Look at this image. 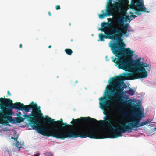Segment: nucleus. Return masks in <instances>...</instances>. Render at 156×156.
I'll return each mask as SVG.
<instances>
[{
	"instance_id": "obj_1",
	"label": "nucleus",
	"mask_w": 156,
	"mask_h": 156,
	"mask_svg": "<svg viewBox=\"0 0 156 156\" xmlns=\"http://www.w3.org/2000/svg\"><path fill=\"white\" fill-rule=\"evenodd\" d=\"M6 108V115H13L12 109L24 110L27 112L32 109L30 114H24L23 117L31 124L33 129L37 130L39 133L63 139L78 137V119H72L73 120L70 123L71 125L68 124L64 123L62 119L54 121L48 117L44 118L40 109V107L33 102L29 105H24L19 102L12 103V101L9 99Z\"/></svg>"
},
{
	"instance_id": "obj_2",
	"label": "nucleus",
	"mask_w": 156,
	"mask_h": 156,
	"mask_svg": "<svg viewBox=\"0 0 156 156\" xmlns=\"http://www.w3.org/2000/svg\"><path fill=\"white\" fill-rule=\"evenodd\" d=\"M114 55L118 58L112 57V61L115 63V65L119 69L131 72L125 73V76L131 77L128 80H133L139 78H144L148 76L147 72H150L151 69L150 65L146 63L141 61L140 59L136 60L133 63L127 59L121 58L124 55L129 57H132L134 52L129 48L126 49L123 48Z\"/></svg>"
},
{
	"instance_id": "obj_3",
	"label": "nucleus",
	"mask_w": 156,
	"mask_h": 156,
	"mask_svg": "<svg viewBox=\"0 0 156 156\" xmlns=\"http://www.w3.org/2000/svg\"><path fill=\"white\" fill-rule=\"evenodd\" d=\"M144 117V114L143 110L140 108H137L133 111V115L129 119V122H126L128 125L121 124L119 128L115 126L110 122L112 120L109 116L104 117V120H101L100 122L102 123H107V126L112 132L109 133L110 138H116L122 136V133H125L131 130L133 128H137L140 127V122L142 119Z\"/></svg>"
},
{
	"instance_id": "obj_4",
	"label": "nucleus",
	"mask_w": 156,
	"mask_h": 156,
	"mask_svg": "<svg viewBox=\"0 0 156 156\" xmlns=\"http://www.w3.org/2000/svg\"><path fill=\"white\" fill-rule=\"evenodd\" d=\"M97 121L95 119L90 117H81L79 118V137L83 138L89 137L92 139H103L109 138V134L105 132H101L94 129L91 125L87 124L84 125L80 129V123L90 122L93 123L94 122H99L101 125H103L105 123Z\"/></svg>"
},
{
	"instance_id": "obj_5",
	"label": "nucleus",
	"mask_w": 156,
	"mask_h": 156,
	"mask_svg": "<svg viewBox=\"0 0 156 156\" xmlns=\"http://www.w3.org/2000/svg\"><path fill=\"white\" fill-rule=\"evenodd\" d=\"M123 76H117L112 77L110 79V82L109 83L111 86H114L118 84L115 88H112L111 86L108 85L107 87V89L109 91H111L113 94L111 95H108V98L110 101H117V103L119 105L122 104L123 105H127L128 106L131 105L130 100L125 101L122 98V93L123 90V88L122 87L121 85L119 84L120 80L123 78Z\"/></svg>"
},
{
	"instance_id": "obj_6",
	"label": "nucleus",
	"mask_w": 156,
	"mask_h": 156,
	"mask_svg": "<svg viewBox=\"0 0 156 156\" xmlns=\"http://www.w3.org/2000/svg\"><path fill=\"white\" fill-rule=\"evenodd\" d=\"M116 33L112 35V39L116 41L115 42L111 41L109 44V47L111 48L112 53L114 54L118 51H120L121 49L125 46V44L123 42V39L122 38V36L124 35L127 37L129 35L127 34L128 32L126 30V28L124 30L120 29L115 28Z\"/></svg>"
},
{
	"instance_id": "obj_7",
	"label": "nucleus",
	"mask_w": 156,
	"mask_h": 156,
	"mask_svg": "<svg viewBox=\"0 0 156 156\" xmlns=\"http://www.w3.org/2000/svg\"><path fill=\"white\" fill-rule=\"evenodd\" d=\"M130 20V19L128 17H124V16H121L118 18L116 22V24L117 27H119L120 29L124 30L125 28H126V30L130 31V29L129 28V24L128 23H124L125 22H127L128 20Z\"/></svg>"
},
{
	"instance_id": "obj_8",
	"label": "nucleus",
	"mask_w": 156,
	"mask_h": 156,
	"mask_svg": "<svg viewBox=\"0 0 156 156\" xmlns=\"http://www.w3.org/2000/svg\"><path fill=\"white\" fill-rule=\"evenodd\" d=\"M112 0H108L106 6L107 8L108 7H110L111 11L115 13L116 12L121 13L122 12V9L121 7L118 3H116L111 4Z\"/></svg>"
},
{
	"instance_id": "obj_9",
	"label": "nucleus",
	"mask_w": 156,
	"mask_h": 156,
	"mask_svg": "<svg viewBox=\"0 0 156 156\" xmlns=\"http://www.w3.org/2000/svg\"><path fill=\"white\" fill-rule=\"evenodd\" d=\"M13 117L11 116L10 115H6L4 118V120L9 123V122H12L13 124L17 123H20L23 122L25 119L22 117H15V119H13ZM9 125V124H8Z\"/></svg>"
},
{
	"instance_id": "obj_10",
	"label": "nucleus",
	"mask_w": 156,
	"mask_h": 156,
	"mask_svg": "<svg viewBox=\"0 0 156 156\" xmlns=\"http://www.w3.org/2000/svg\"><path fill=\"white\" fill-rule=\"evenodd\" d=\"M106 98L105 97H101L100 99V108L103 110L109 108V106L111 104L110 101L108 100H105Z\"/></svg>"
},
{
	"instance_id": "obj_11",
	"label": "nucleus",
	"mask_w": 156,
	"mask_h": 156,
	"mask_svg": "<svg viewBox=\"0 0 156 156\" xmlns=\"http://www.w3.org/2000/svg\"><path fill=\"white\" fill-rule=\"evenodd\" d=\"M105 35H104L102 33L99 34V39L98 41H104V39H112V35H111L110 33L107 32V31H105Z\"/></svg>"
},
{
	"instance_id": "obj_12",
	"label": "nucleus",
	"mask_w": 156,
	"mask_h": 156,
	"mask_svg": "<svg viewBox=\"0 0 156 156\" xmlns=\"http://www.w3.org/2000/svg\"><path fill=\"white\" fill-rule=\"evenodd\" d=\"M110 8V7H108V8H106V13L99 14V18L102 19L108 16H113L115 13L111 11Z\"/></svg>"
},
{
	"instance_id": "obj_13",
	"label": "nucleus",
	"mask_w": 156,
	"mask_h": 156,
	"mask_svg": "<svg viewBox=\"0 0 156 156\" xmlns=\"http://www.w3.org/2000/svg\"><path fill=\"white\" fill-rule=\"evenodd\" d=\"M9 99L1 97L0 98V107L2 110H4L6 108L7 104L9 103Z\"/></svg>"
},
{
	"instance_id": "obj_14",
	"label": "nucleus",
	"mask_w": 156,
	"mask_h": 156,
	"mask_svg": "<svg viewBox=\"0 0 156 156\" xmlns=\"http://www.w3.org/2000/svg\"><path fill=\"white\" fill-rule=\"evenodd\" d=\"M6 108L4 110L0 111V123L5 125H8V123L4 120L5 116L6 115Z\"/></svg>"
},
{
	"instance_id": "obj_15",
	"label": "nucleus",
	"mask_w": 156,
	"mask_h": 156,
	"mask_svg": "<svg viewBox=\"0 0 156 156\" xmlns=\"http://www.w3.org/2000/svg\"><path fill=\"white\" fill-rule=\"evenodd\" d=\"M107 29L108 30V32L110 33L111 35H113L114 34L116 33V31L115 30V28L120 29L118 27H112V24L111 23H107ZM116 27H117L116 26Z\"/></svg>"
},
{
	"instance_id": "obj_16",
	"label": "nucleus",
	"mask_w": 156,
	"mask_h": 156,
	"mask_svg": "<svg viewBox=\"0 0 156 156\" xmlns=\"http://www.w3.org/2000/svg\"><path fill=\"white\" fill-rule=\"evenodd\" d=\"M14 137L12 136L11 139H13L15 141H16V144H12V145H15L17 147L18 149H19L21 147V145L20 143L17 141L18 136L17 135L16 133L15 132V133L14 134Z\"/></svg>"
},
{
	"instance_id": "obj_17",
	"label": "nucleus",
	"mask_w": 156,
	"mask_h": 156,
	"mask_svg": "<svg viewBox=\"0 0 156 156\" xmlns=\"http://www.w3.org/2000/svg\"><path fill=\"white\" fill-rule=\"evenodd\" d=\"M64 51L66 54L69 55H71L73 52L70 49H66Z\"/></svg>"
},
{
	"instance_id": "obj_18",
	"label": "nucleus",
	"mask_w": 156,
	"mask_h": 156,
	"mask_svg": "<svg viewBox=\"0 0 156 156\" xmlns=\"http://www.w3.org/2000/svg\"><path fill=\"white\" fill-rule=\"evenodd\" d=\"M150 123V122L149 121V120L148 119L146 121H143L141 122L140 123V127H141Z\"/></svg>"
},
{
	"instance_id": "obj_19",
	"label": "nucleus",
	"mask_w": 156,
	"mask_h": 156,
	"mask_svg": "<svg viewBox=\"0 0 156 156\" xmlns=\"http://www.w3.org/2000/svg\"><path fill=\"white\" fill-rule=\"evenodd\" d=\"M134 92L135 90H133L130 87L129 88L128 91V93L131 96L133 95L134 94Z\"/></svg>"
},
{
	"instance_id": "obj_20",
	"label": "nucleus",
	"mask_w": 156,
	"mask_h": 156,
	"mask_svg": "<svg viewBox=\"0 0 156 156\" xmlns=\"http://www.w3.org/2000/svg\"><path fill=\"white\" fill-rule=\"evenodd\" d=\"M107 23H106L105 22H103L101 24V27L106 28V26H107Z\"/></svg>"
},
{
	"instance_id": "obj_21",
	"label": "nucleus",
	"mask_w": 156,
	"mask_h": 156,
	"mask_svg": "<svg viewBox=\"0 0 156 156\" xmlns=\"http://www.w3.org/2000/svg\"><path fill=\"white\" fill-rule=\"evenodd\" d=\"M101 28L100 29V30L101 31H103L104 32V33H105V31H107V32L109 33L108 31V30L106 28Z\"/></svg>"
},
{
	"instance_id": "obj_22",
	"label": "nucleus",
	"mask_w": 156,
	"mask_h": 156,
	"mask_svg": "<svg viewBox=\"0 0 156 156\" xmlns=\"http://www.w3.org/2000/svg\"><path fill=\"white\" fill-rule=\"evenodd\" d=\"M60 9V6L59 5H56V9L57 10H59Z\"/></svg>"
},
{
	"instance_id": "obj_23",
	"label": "nucleus",
	"mask_w": 156,
	"mask_h": 156,
	"mask_svg": "<svg viewBox=\"0 0 156 156\" xmlns=\"http://www.w3.org/2000/svg\"><path fill=\"white\" fill-rule=\"evenodd\" d=\"M21 112H19L17 113V115L18 117H21L20 116L21 115Z\"/></svg>"
},
{
	"instance_id": "obj_24",
	"label": "nucleus",
	"mask_w": 156,
	"mask_h": 156,
	"mask_svg": "<svg viewBox=\"0 0 156 156\" xmlns=\"http://www.w3.org/2000/svg\"><path fill=\"white\" fill-rule=\"evenodd\" d=\"M135 14L137 15L138 16L141 15L142 14V13L140 12H135Z\"/></svg>"
},
{
	"instance_id": "obj_25",
	"label": "nucleus",
	"mask_w": 156,
	"mask_h": 156,
	"mask_svg": "<svg viewBox=\"0 0 156 156\" xmlns=\"http://www.w3.org/2000/svg\"><path fill=\"white\" fill-rule=\"evenodd\" d=\"M46 156H53L50 153H48L46 154Z\"/></svg>"
},
{
	"instance_id": "obj_26",
	"label": "nucleus",
	"mask_w": 156,
	"mask_h": 156,
	"mask_svg": "<svg viewBox=\"0 0 156 156\" xmlns=\"http://www.w3.org/2000/svg\"><path fill=\"white\" fill-rule=\"evenodd\" d=\"M113 122H114L115 123H118V121L116 120H114L113 121Z\"/></svg>"
},
{
	"instance_id": "obj_27",
	"label": "nucleus",
	"mask_w": 156,
	"mask_h": 156,
	"mask_svg": "<svg viewBox=\"0 0 156 156\" xmlns=\"http://www.w3.org/2000/svg\"><path fill=\"white\" fill-rule=\"evenodd\" d=\"M7 94H8V95H9L10 96L11 95V94L10 92L9 91H7Z\"/></svg>"
},
{
	"instance_id": "obj_28",
	"label": "nucleus",
	"mask_w": 156,
	"mask_h": 156,
	"mask_svg": "<svg viewBox=\"0 0 156 156\" xmlns=\"http://www.w3.org/2000/svg\"><path fill=\"white\" fill-rule=\"evenodd\" d=\"M19 47L20 48H22V44H20V45Z\"/></svg>"
},
{
	"instance_id": "obj_29",
	"label": "nucleus",
	"mask_w": 156,
	"mask_h": 156,
	"mask_svg": "<svg viewBox=\"0 0 156 156\" xmlns=\"http://www.w3.org/2000/svg\"><path fill=\"white\" fill-rule=\"evenodd\" d=\"M132 17H136V16H135V15H132L131 16Z\"/></svg>"
},
{
	"instance_id": "obj_30",
	"label": "nucleus",
	"mask_w": 156,
	"mask_h": 156,
	"mask_svg": "<svg viewBox=\"0 0 156 156\" xmlns=\"http://www.w3.org/2000/svg\"><path fill=\"white\" fill-rule=\"evenodd\" d=\"M39 154H36L33 156H39Z\"/></svg>"
},
{
	"instance_id": "obj_31",
	"label": "nucleus",
	"mask_w": 156,
	"mask_h": 156,
	"mask_svg": "<svg viewBox=\"0 0 156 156\" xmlns=\"http://www.w3.org/2000/svg\"><path fill=\"white\" fill-rule=\"evenodd\" d=\"M48 14H49V16H51V12H50V11H49V12H48Z\"/></svg>"
},
{
	"instance_id": "obj_32",
	"label": "nucleus",
	"mask_w": 156,
	"mask_h": 156,
	"mask_svg": "<svg viewBox=\"0 0 156 156\" xmlns=\"http://www.w3.org/2000/svg\"><path fill=\"white\" fill-rule=\"evenodd\" d=\"M103 113H104V115H106V113L104 111Z\"/></svg>"
},
{
	"instance_id": "obj_33",
	"label": "nucleus",
	"mask_w": 156,
	"mask_h": 156,
	"mask_svg": "<svg viewBox=\"0 0 156 156\" xmlns=\"http://www.w3.org/2000/svg\"><path fill=\"white\" fill-rule=\"evenodd\" d=\"M51 45H49V46H48V48H50L51 47Z\"/></svg>"
},
{
	"instance_id": "obj_34",
	"label": "nucleus",
	"mask_w": 156,
	"mask_h": 156,
	"mask_svg": "<svg viewBox=\"0 0 156 156\" xmlns=\"http://www.w3.org/2000/svg\"><path fill=\"white\" fill-rule=\"evenodd\" d=\"M78 81L77 80L75 82V83H77Z\"/></svg>"
},
{
	"instance_id": "obj_35",
	"label": "nucleus",
	"mask_w": 156,
	"mask_h": 156,
	"mask_svg": "<svg viewBox=\"0 0 156 156\" xmlns=\"http://www.w3.org/2000/svg\"><path fill=\"white\" fill-rule=\"evenodd\" d=\"M107 20H111V18H108Z\"/></svg>"
},
{
	"instance_id": "obj_36",
	"label": "nucleus",
	"mask_w": 156,
	"mask_h": 156,
	"mask_svg": "<svg viewBox=\"0 0 156 156\" xmlns=\"http://www.w3.org/2000/svg\"><path fill=\"white\" fill-rule=\"evenodd\" d=\"M132 130H135V131H136V130H137L136 129H132Z\"/></svg>"
},
{
	"instance_id": "obj_37",
	"label": "nucleus",
	"mask_w": 156,
	"mask_h": 156,
	"mask_svg": "<svg viewBox=\"0 0 156 156\" xmlns=\"http://www.w3.org/2000/svg\"><path fill=\"white\" fill-rule=\"evenodd\" d=\"M104 12V10H102V11H101V12Z\"/></svg>"
}]
</instances>
